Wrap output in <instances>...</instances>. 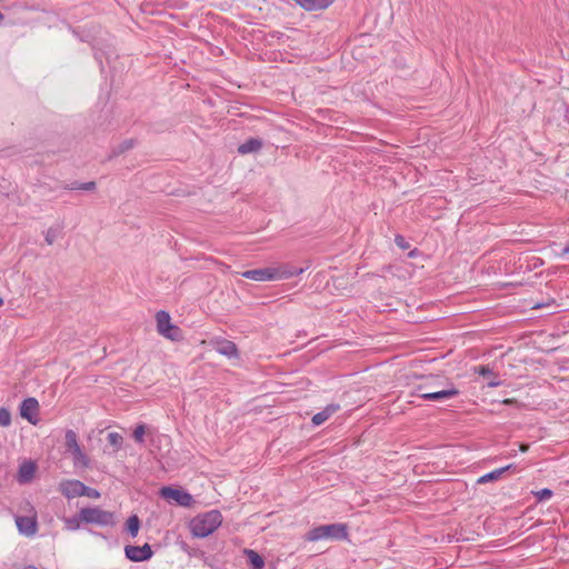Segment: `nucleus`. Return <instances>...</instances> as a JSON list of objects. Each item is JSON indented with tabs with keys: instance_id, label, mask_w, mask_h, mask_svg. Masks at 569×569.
Segmentation results:
<instances>
[{
	"instance_id": "f257e3e1",
	"label": "nucleus",
	"mask_w": 569,
	"mask_h": 569,
	"mask_svg": "<svg viewBox=\"0 0 569 569\" xmlns=\"http://www.w3.org/2000/svg\"><path fill=\"white\" fill-rule=\"evenodd\" d=\"M222 523V515L219 510H210L194 517L190 522V529L194 537L206 538Z\"/></svg>"
},
{
	"instance_id": "f03ea898",
	"label": "nucleus",
	"mask_w": 569,
	"mask_h": 569,
	"mask_svg": "<svg viewBox=\"0 0 569 569\" xmlns=\"http://www.w3.org/2000/svg\"><path fill=\"white\" fill-rule=\"evenodd\" d=\"M348 539V526L346 523L321 525L310 529L306 536L307 541L319 540H346Z\"/></svg>"
},
{
	"instance_id": "7ed1b4c3",
	"label": "nucleus",
	"mask_w": 569,
	"mask_h": 569,
	"mask_svg": "<svg viewBox=\"0 0 569 569\" xmlns=\"http://www.w3.org/2000/svg\"><path fill=\"white\" fill-rule=\"evenodd\" d=\"M80 519L86 523H93L102 527L113 526L114 515L110 511L102 510L99 507H87L80 510Z\"/></svg>"
},
{
	"instance_id": "20e7f679",
	"label": "nucleus",
	"mask_w": 569,
	"mask_h": 569,
	"mask_svg": "<svg viewBox=\"0 0 569 569\" xmlns=\"http://www.w3.org/2000/svg\"><path fill=\"white\" fill-rule=\"evenodd\" d=\"M428 382L420 383L416 387V392L418 397L422 398L427 401H442L451 399L459 395V390L451 386L449 389L443 390H428Z\"/></svg>"
},
{
	"instance_id": "39448f33",
	"label": "nucleus",
	"mask_w": 569,
	"mask_h": 569,
	"mask_svg": "<svg viewBox=\"0 0 569 569\" xmlns=\"http://www.w3.org/2000/svg\"><path fill=\"white\" fill-rule=\"evenodd\" d=\"M160 495L162 498L167 500L174 501L178 506L181 507H191L193 503V497L182 489H177L172 487H163L160 490Z\"/></svg>"
},
{
	"instance_id": "423d86ee",
	"label": "nucleus",
	"mask_w": 569,
	"mask_h": 569,
	"mask_svg": "<svg viewBox=\"0 0 569 569\" xmlns=\"http://www.w3.org/2000/svg\"><path fill=\"white\" fill-rule=\"evenodd\" d=\"M124 555L129 560L140 562L149 560L152 557L153 551L149 543H144L143 546L129 545L124 548Z\"/></svg>"
},
{
	"instance_id": "0eeeda50",
	"label": "nucleus",
	"mask_w": 569,
	"mask_h": 569,
	"mask_svg": "<svg viewBox=\"0 0 569 569\" xmlns=\"http://www.w3.org/2000/svg\"><path fill=\"white\" fill-rule=\"evenodd\" d=\"M66 446L68 450L73 455L77 462H80L83 466L88 465V457L82 452L80 446L78 445L77 435L73 430H68L66 432Z\"/></svg>"
},
{
	"instance_id": "6e6552de",
	"label": "nucleus",
	"mask_w": 569,
	"mask_h": 569,
	"mask_svg": "<svg viewBox=\"0 0 569 569\" xmlns=\"http://www.w3.org/2000/svg\"><path fill=\"white\" fill-rule=\"evenodd\" d=\"M279 276V269L276 268H261L248 270L242 273V277L253 281H269L276 280Z\"/></svg>"
},
{
	"instance_id": "1a4fd4ad",
	"label": "nucleus",
	"mask_w": 569,
	"mask_h": 569,
	"mask_svg": "<svg viewBox=\"0 0 569 569\" xmlns=\"http://www.w3.org/2000/svg\"><path fill=\"white\" fill-rule=\"evenodd\" d=\"M39 409V403L36 398H27L22 401L20 406V415L22 418L27 419L29 422L36 425L37 423V412Z\"/></svg>"
},
{
	"instance_id": "9d476101",
	"label": "nucleus",
	"mask_w": 569,
	"mask_h": 569,
	"mask_svg": "<svg viewBox=\"0 0 569 569\" xmlns=\"http://www.w3.org/2000/svg\"><path fill=\"white\" fill-rule=\"evenodd\" d=\"M82 486L80 480H64L60 483V491L68 499L81 497Z\"/></svg>"
},
{
	"instance_id": "9b49d317",
	"label": "nucleus",
	"mask_w": 569,
	"mask_h": 569,
	"mask_svg": "<svg viewBox=\"0 0 569 569\" xmlns=\"http://www.w3.org/2000/svg\"><path fill=\"white\" fill-rule=\"evenodd\" d=\"M19 531L26 536H33L37 531V521L34 518L20 516L16 518Z\"/></svg>"
},
{
	"instance_id": "f8f14e48",
	"label": "nucleus",
	"mask_w": 569,
	"mask_h": 569,
	"mask_svg": "<svg viewBox=\"0 0 569 569\" xmlns=\"http://www.w3.org/2000/svg\"><path fill=\"white\" fill-rule=\"evenodd\" d=\"M340 409V406L337 403L328 405L323 410L317 412L311 421L315 426H320L325 421H327L333 413H336Z\"/></svg>"
},
{
	"instance_id": "ddd939ff",
	"label": "nucleus",
	"mask_w": 569,
	"mask_h": 569,
	"mask_svg": "<svg viewBox=\"0 0 569 569\" xmlns=\"http://www.w3.org/2000/svg\"><path fill=\"white\" fill-rule=\"evenodd\" d=\"M293 1L307 11L326 9L332 2V0H293Z\"/></svg>"
},
{
	"instance_id": "4468645a",
	"label": "nucleus",
	"mask_w": 569,
	"mask_h": 569,
	"mask_svg": "<svg viewBox=\"0 0 569 569\" xmlns=\"http://www.w3.org/2000/svg\"><path fill=\"white\" fill-rule=\"evenodd\" d=\"M34 472H36V463L31 460L24 461L19 468V473H18L19 482L27 483V482L31 481Z\"/></svg>"
},
{
	"instance_id": "2eb2a0df",
	"label": "nucleus",
	"mask_w": 569,
	"mask_h": 569,
	"mask_svg": "<svg viewBox=\"0 0 569 569\" xmlns=\"http://www.w3.org/2000/svg\"><path fill=\"white\" fill-rule=\"evenodd\" d=\"M475 372L479 373L483 378H488V387L495 388L501 385V381L498 379V375L493 372V370L489 366H479L475 368Z\"/></svg>"
},
{
	"instance_id": "dca6fc26",
	"label": "nucleus",
	"mask_w": 569,
	"mask_h": 569,
	"mask_svg": "<svg viewBox=\"0 0 569 569\" xmlns=\"http://www.w3.org/2000/svg\"><path fill=\"white\" fill-rule=\"evenodd\" d=\"M262 140L259 138H250L246 142L241 143L238 147V152L240 154H248L252 152H257L262 148Z\"/></svg>"
},
{
	"instance_id": "f3484780",
	"label": "nucleus",
	"mask_w": 569,
	"mask_h": 569,
	"mask_svg": "<svg viewBox=\"0 0 569 569\" xmlns=\"http://www.w3.org/2000/svg\"><path fill=\"white\" fill-rule=\"evenodd\" d=\"M136 144H137V140L133 138L123 140L122 142H120L119 144L114 146L111 149V152H110L108 159H112V158L123 154L124 152L133 149L136 147Z\"/></svg>"
},
{
	"instance_id": "a211bd4d",
	"label": "nucleus",
	"mask_w": 569,
	"mask_h": 569,
	"mask_svg": "<svg viewBox=\"0 0 569 569\" xmlns=\"http://www.w3.org/2000/svg\"><path fill=\"white\" fill-rule=\"evenodd\" d=\"M216 350L220 355L226 356L228 358L238 357V348H237L236 343L232 341H229V340H223L221 342H218Z\"/></svg>"
},
{
	"instance_id": "6ab92c4d",
	"label": "nucleus",
	"mask_w": 569,
	"mask_h": 569,
	"mask_svg": "<svg viewBox=\"0 0 569 569\" xmlns=\"http://www.w3.org/2000/svg\"><path fill=\"white\" fill-rule=\"evenodd\" d=\"M243 553L246 555L248 562L252 569H263L264 568V559L252 549H244Z\"/></svg>"
},
{
	"instance_id": "aec40b11",
	"label": "nucleus",
	"mask_w": 569,
	"mask_h": 569,
	"mask_svg": "<svg viewBox=\"0 0 569 569\" xmlns=\"http://www.w3.org/2000/svg\"><path fill=\"white\" fill-rule=\"evenodd\" d=\"M513 465H508L506 467H502V468H499V469H496V470H492L483 476H481L479 479H478V483H487L489 481H495V480H498L502 473H505L507 470H510L512 468Z\"/></svg>"
},
{
	"instance_id": "412c9836",
	"label": "nucleus",
	"mask_w": 569,
	"mask_h": 569,
	"mask_svg": "<svg viewBox=\"0 0 569 569\" xmlns=\"http://www.w3.org/2000/svg\"><path fill=\"white\" fill-rule=\"evenodd\" d=\"M157 330L161 335L171 325L169 312L160 310L156 313Z\"/></svg>"
},
{
	"instance_id": "4be33fe9",
	"label": "nucleus",
	"mask_w": 569,
	"mask_h": 569,
	"mask_svg": "<svg viewBox=\"0 0 569 569\" xmlns=\"http://www.w3.org/2000/svg\"><path fill=\"white\" fill-rule=\"evenodd\" d=\"M161 336L172 341H179L182 339V331L178 326L171 323L167 329L163 330Z\"/></svg>"
},
{
	"instance_id": "5701e85b",
	"label": "nucleus",
	"mask_w": 569,
	"mask_h": 569,
	"mask_svg": "<svg viewBox=\"0 0 569 569\" xmlns=\"http://www.w3.org/2000/svg\"><path fill=\"white\" fill-rule=\"evenodd\" d=\"M140 529V520L137 515H133L129 517L127 520V531L132 536L136 537Z\"/></svg>"
},
{
	"instance_id": "b1692460",
	"label": "nucleus",
	"mask_w": 569,
	"mask_h": 569,
	"mask_svg": "<svg viewBox=\"0 0 569 569\" xmlns=\"http://www.w3.org/2000/svg\"><path fill=\"white\" fill-rule=\"evenodd\" d=\"M107 439H108V442L110 443V446L113 447L114 451H118L122 447L123 438L120 433L110 432V433H108Z\"/></svg>"
},
{
	"instance_id": "393cba45",
	"label": "nucleus",
	"mask_w": 569,
	"mask_h": 569,
	"mask_svg": "<svg viewBox=\"0 0 569 569\" xmlns=\"http://www.w3.org/2000/svg\"><path fill=\"white\" fill-rule=\"evenodd\" d=\"M81 497L98 499L100 497V492L97 489L88 487L83 483L81 489Z\"/></svg>"
},
{
	"instance_id": "a878e982",
	"label": "nucleus",
	"mask_w": 569,
	"mask_h": 569,
	"mask_svg": "<svg viewBox=\"0 0 569 569\" xmlns=\"http://www.w3.org/2000/svg\"><path fill=\"white\" fill-rule=\"evenodd\" d=\"M11 423V413L7 408H0V426L8 427Z\"/></svg>"
},
{
	"instance_id": "bb28decb",
	"label": "nucleus",
	"mask_w": 569,
	"mask_h": 569,
	"mask_svg": "<svg viewBox=\"0 0 569 569\" xmlns=\"http://www.w3.org/2000/svg\"><path fill=\"white\" fill-rule=\"evenodd\" d=\"M532 493L535 495V497L537 498L538 501L549 499L553 495L552 490H550L548 488H543L541 490L533 491Z\"/></svg>"
},
{
	"instance_id": "cd10ccee",
	"label": "nucleus",
	"mask_w": 569,
	"mask_h": 569,
	"mask_svg": "<svg viewBox=\"0 0 569 569\" xmlns=\"http://www.w3.org/2000/svg\"><path fill=\"white\" fill-rule=\"evenodd\" d=\"M144 432H146V427L144 425H138L136 427V429L133 430V439L139 442V443H142L143 442V436H144Z\"/></svg>"
},
{
	"instance_id": "c85d7f7f",
	"label": "nucleus",
	"mask_w": 569,
	"mask_h": 569,
	"mask_svg": "<svg viewBox=\"0 0 569 569\" xmlns=\"http://www.w3.org/2000/svg\"><path fill=\"white\" fill-rule=\"evenodd\" d=\"M80 522H82V520L80 519V512L77 516H74L72 518H68L66 520L67 527L70 530L78 529L80 527Z\"/></svg>"
},
{
	"instance_id": "c756f323",
	"label": "nucleus",
	"mask_w": 569,
	"mask_h": 569,
	"mask_svg": "<svg viewBox=\"0 0 569 569\" xmlns=\"http://www.w3.org/2000/svg\"><path fill=\"white\" fill-rule=\"evenodd\" d=\"M59 231L54 228H49L46 232V242L51 246L58 238Z\"/></svg>"
},
{
	"instance_id": "7c9ffc66",
	"label": "nucleus",
	"mask_w": 569,
	"mask_h": 569,
	"mask_svg": "<svg viewBox=\"0 0 569 569\" xmlns=\"http://www.w3.org/2000/svg\"><path fill=\"white\" fill-rule=\"evenodd\" d=\"M395 242H396V244H397L399 248H401V249H403V250H406V249H408V248H409V243H408V242L406 241V239H405L402 236H400V234H397V236L395 237Z\"/></svg>"
},
{
	"instance_id": "2f4dec72",
	"label": "nucleus",
	"mask_w": 569,
	"mask_h": 569,
	"mask_svg": "<svg viewBox=\"0 0 569 569\" xmlns=\"http://www.w3.org/2000/svg\"><path fill=\"white\" fill-rule=\"evenodd\" d=\"M279 269V276L278 279H288L293 277L291 268H278Z\"/></svg>"
},
{
	"instance_id": "473e14b6",
	"label": "nucleus",
	"mask_w": 569,
	"mask_h": 569,
	"mask_svg": "<svg viewBox=\"0 0 569 569\" xmlns=\"http://www.w3.org/2000/svg\"><path fill=\"white\" fill-rule=\"evenodd\" d=\"M80 188H81V190H84V191H92L96 189V182L94 181L81 182Z\"/></svg>"
},
{
	"instance_id": "72a5a7b5",
	"label": "nucleus",
	"mask_w": 569,
	"mask_h": 569,
	"mask_svg": "<svg viewBox=\"0 0 569 569\" xmlns=\"http://www.w3.org/2000/svg\"><path fill=\"white\" fill-rule=\"evenodd\" d=\"M80 186H81V182L73 181L70 184H67L64 187V189H68V190H81Z\"/></svg>"
},
{
	"instance_id": "f704fd0d",
	"label": "nucleus",
	"mask_w": 569,
	"mask_h": 569,
	"mask_svg": "<svg viewBox=\"0 0 569 569\" xmlns=\"http://www.w3.org/2000/svg\"><path fill=\"white\" fill-rule=\"evenodd\" d=\"M555 301L553 300H549L548 302H545V303H536L532 309H540L542 307H546V306H550L551 303H553Z\"/></svg>"
},
{
	"instance_id": "c9c22d12",
	"label": "nucleus",
	"mask_w": 569,
	"mask_h": 569,
	"mask_svg": "<svg viewBox=\"0 0 569 569\" xmlns=\"http://www.w3.org/2000/svg\"><path fill=\"white\" fill-rule=\"evenodd\" d=\"M291 270H292V276H299L305 271L303 268H295V267H292Z\"/></svg>"
},
{
	"instance_id": "e433bc0d",
	"label": "nucleus",
	"mask_w": 569,
	"mask_h": 569,
	"mask_svg": "<svg viewBox=\"0 0 569 569\" xmlns=\"http://www.w3.org/2000/svg\"><path fill=\"white\" fill-rule=\"evenodd\" d=\"M519 449H520V451L526 452L529 449V445L528 443H521Z\"/></svg>"
},
{
	"instance_id": "4c0bfd02",
	"label": "nucleus",
	"mask_w": 569,
	"mask_h": 569,
	"mask_svg": "<svg viewBox=\"0 0 569 569\" xmlns=\"http://www.w3.org/2000/svg\"><path fill=\"white\" fill-rule=\"evenodd\" d=\"M502 402L505 405H511V403L516 402V400L515 399H505Z\"/></svg>"
},
{
	"instance_id": "58836bf2",
	"label": "nucleus",
	"mask_w": 569,
	"mask_h": 569,
	"mask_svg": "<svg viewBox=\"0 0 569 569\" xmlns=\"http://www.w3.org/2000/svg\"><path fill=\"white\" fill-rule=\"evenodd\" d=\"M22 569H38V568L36 566L28 565V566H24Z\"/></svg>"
},
{
	"instance_id": "ea45409f",
	"label": "nucleus",
	"mask_w": 569,
	"mask_h": 569,
	"mask_svg": "<svg viewBox=\"0 0 569 569\" xmlns=\"http://www.w3.org/2000/svg\"><path fill=\"white\" fill-rule=\"evenodd\" d=\"M417 254V249H413L412 251L409 252V257H416Z\"/></svg>"
},
{
	"instance_id": "a19ab883",
	"label": "nucleus",
	"mask_w": 569,
	"mask_h": 569,
	"mask_svg": "<svg viewBox=\"0 0 569 569\" xmlns=\"http://www.w3.org/2000/svg\"><path fill=\"white\" fill-rule=\"evenodd\" d=\"M3 19H4V16L2 12H0V23L2 22Z\"/></svg>"
},
{
	"instance_id": "79ce46f5",
	"label": "nucleus",
	"mask_w": 569,
	"mask_h": 569,
	"mask_svg": "<svg viewBox=\"0 0 569 569\" xmlns=\"http://www.w3.org/2000/svg\"><path fill=\"white\" fill-rule=\"evenodd\" d=\"M568 252H569V247H566V248L563 249V253H568Z\"/></svg>"
},
{
	"instance_id": "37998d69",
	"label": "nucleus",
	"mask_w": 569,
	"mask_h": 569,
	"mask_svg": "<svg viewBox=\"0 0 569 569\" xmlns=\"http://www.w3.org/2000/svg\"><path fill=\"white\" fill-rule=\"evenodd\" d=\"M428 390H435V389H433V387H431V386H430V383H428V389H427V391H428Z\"/></svg>"
},
{
	"instance_id": "c03bdc74",
	"label": "nucleus",
	"mask_w": 569,
	"mask_h": 569,
	"mask_svg": "<svg viewBox=\"0 0 569 569\" xmlns=\"http://www.w3.org/2000/svg\"><path fill=\"white\" fill-rule=\"evenodd\" d=\"M3 305V299L0 298V307Z\"/></svg>"
}]
</instances>
